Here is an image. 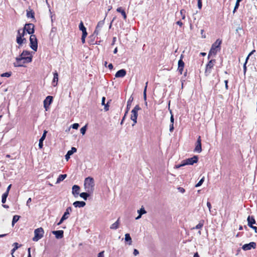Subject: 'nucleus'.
<instances>
[{
    "mask_svg": "<svg viewBox=\"0 0 257 257\" xmlns=\"http://www.w3.org/2000/svg\"><path fill=\"white\" fill-rule=\"evenodd\" d=\"M65 220H66V219H63V217H62L60 221L57 223V225H60L63 222V221H64Z\"/></svg>",
    "mask_w": 257,
    "mask_h": 257,
    "instance_id": "nucleus-57",
    "label": "nucleus"
},
{
    "mask_svg": "<svg viewBox=\"0 0 257 257\" xmlns=\"http://www.w3.org/2000/svg\"><path fill=\"white\" fill-rule=\"evenodd\" d=\"M30 47L34 51H37L38 48V43L36 36L35 35H31L30 37Z\"/></svg>",
    "mask_w": 257,
    "mask_h": 257,
    "instance_id": "nucleus-7",
    "label": "nucleus"
},
{
    "mask_svg": "<svg viewBox=\"0 0 257 257\" xmlns=\"http://www.w3.org/2000/svg\"><path fill=\"white\" fill-rule=\"evenodd\" d=\"M174 124L171 123L170 125V132H172L174 130Z\"/></svg>",
    "mask_w": 257,
    "mask_h": 257,
    "instance_id": "nucleus-48",
    "label": "nucleus"
},
{
    "mask_svg": "<svg viewBox=\"0 0 257 257\" xmlns=\"http://www.w3.org/2000/svg\"><path fill=\"white\" fill-rule=\"evenodd\" d=\"M30 250H31V248H28V257H31V253H30Z\"/></svg>",
    "mask_w": 257,
    "mask_h": 257,
    "instance_id": "nucleus-63",
    "label": "nucleus"
},
{
    "mask_svg": "<svg viewBox=\"0 0 257 257\" xmlns=\"http://www.w3.org/2000/svg\"><path fill=\"white\" fill-rule=\"evenodd\" d=\"M105 98L104 97H103L102 98V102H101L102 105H105Z\"/></svg>",
    "mask_w": 257,
    "mask_h": 257,
    "instance_id": "nucleus-61",
    "label": "nucleus"
},
{
    "mask_svg": "<svg viewBox=\"0 0 257 257\" xmlns=\"http://www.w3.org/2000/svg\"><path fill=\"white\" fill-rule=\"evenodd\" d=\"M141 109V107L139 105H137L131 111L132 114L131 116V119L133 121L134 123L132 124L133 126H134L135 124L137 122V117H138V112L139 110Z\"/></svg>",
    "mask_w": 257,
    "mask_h": 257,
    "instance_id": "nucleus-5",
    "label": "nucleus"
},
{
    "mask_svg": "<svg viewBox=\"0 0 257 257\" xmlns=\"http://www.w3.org/2000/svg\"><path fill=\"white\" fill-rule=\"evenodd\" d=\"M104 20L99 21L98 23V24L97 25V26H96V27L95 28V31L94 32V35H97L98 34L101 28L104 25Z\"/></svg>",
    "mask_w": 257,
    "mask_h": 257,
    "instance_id": "nucleus-13",
    "label": "nucleus"
},
{
    "mask_svg": "<svg viewBox=\"0 0 257 257\" xmlns=\"http://www.w3.org/2000/svg\"><path fill=\"white\" fill-rule=\"evenodd\" d=\"M67 177L66 174L60 175L57 179L56 183H59L60 182L64 180Z\"/></svg>",
    "mask_w": 257,
    "mask_h": 257,
    "instance_id": "nucleus-28",
    "label": "nucleus"
},
{
    "mask_svg": "<svg viewBox=\"0 0 257 257\" xmlns=\"http://www.w3.org/2000/svg\"><path fill=\"white\" fill-rule=\"evenodd\" d=\"M73 205L76 208H81L85 206L86 203L84 201H76L73 203Z\"/></svg>",
    "mask_w": 257,
    "mask_h": 257,
    "instance_id": "nucleus-21",
    "label": "nucleus"
},
{
    "mask_svg": "<svg viewBox=\"0 0 257 257\" xmlns=\"http://www.w3.org/2000/svg\"><path fill=\"white\" fill-rule=\"evenodd\" d=\"M147 85H148V82L146 83V86L145 87V89H144V92H143V96H144V99L145 101L147 100V93H146V92H147Z\"/></svg>",
    "mask_w": 257,
    "mask_h": 257,
    "instance_id": "nucleus-35",
    "label": "nucleus"
},
{
    "mask_svg": "<svg viewBox=\"0 0 257 257\" xmlns=\"http://www.w3.org/2000/svg\"><path fill=\"white\" fill-rule=\"evenodd\" d=\"M185 166L184 165V162L183 160L181 162V163L180 164L176 165L174 166L175 169H179L181 168V167Z\"/></svg>",
    "mask_w": 257,
    "mask_h": 257,
    "instance_id": "nucleus-39",
    "label": "nucleus"
},
{
    "mask_svg": "<svg viewBox=\"0 0 257 257\" xmlns=\"http://www.w3.org/2000/svg\"><path fill=\"white\" fill-rule=\"evenodd\" d=\"M180 15H181V17H182V20H184L185 19V13H186V11L185 10H181L180 11Z\"/></svg>",
    "mask_w": 257,
    "mask_h": 257,
    "instance_id": "nucleus-37",
    "label": "nucleus"
},
{
    "mask_svg": "<svg viewBox=\"0 0 257 257\" xmlns=\"http://www.w3.org/2000/svg\"><path fill=\"white\" fill-rule=\"evenodd\" d=\"M82 37H86V36L87 35V33L86 30H84V31H82Z\"/></svg>",
    "mask_w": 257,
    "mask_h": 257,
    "instance_id": "nucleus-45",
    "label": "nucleus"
},
{
    "mask_svg": "<svg viewBox=\"0 0 257 257\" xmlns=\"http://www.w3.org/2000/svg\"><path fill=\"white\" fill-rule=\"evenodd\" d=\"M85 38L86 37H81V42L82 44H84L85 43Z\"/></svg>",
    "mask_w": 257,
    "mask_h": 257,
    "instance_id": "nucleus-62",
    "label": "nucleus"
},
{
    "mask_svg": "<svg viewBox=\"0 0 257 257\" xmlns=\"http://www.w3.org/2000/svg\"><path fill=\"white\" fill-rule=\"evenodd\" d=\"M198 7L199 9L201 10L202 8V0H198L197 2Z\"/></svg>",
    "mask_w": 257,
    "mask_h": 257,
    "instance_id": "nucleus-42",
    "label": "nucleus"
},
{
    "mask_svg": "<svg viewBox=\"0 0 257 257\" xmlns=\"http://www.w3.org/2000/svg\"><path fill=\"white\" fill-rule=\"evenodd\" d=\"M52 232L57 239H61L63 237L64 231L63 230L53 231Z\"/></svg>",
    "mask_w": 257,
    "mask_h": 257,
    "instance_id": "nucleus-16",
    "label": "nucleus"
},
{
    "mask_svg": "<svg viewBox=\"0 0 257 257\" xmlns=\"http://www.w3.org/2000/svg\"><path fill=\"white\" fill-rule=\"evenodd\" d=\"M79 29L81 31H84V30H86L82 21L80 23L79 25Z\"/></svg>",
    "mask_w": 257,
    "mask_h": 257,
    "instance_id": "nucleus-34",
    "label": "nucleus"
},
{
    "mask_svg": "<svg viewBox=\"0 0 257 257\" xmlns=\"http://www.w3.org/2000/svg\"><path fill=\"white\" fill-rule=\"evenodd\" d=\"M256 247V243L254 242H251L249 243L244 244L242 248L244 250H250L251 248H255Z\"/></svg>",
    "mask_w": 257,
    "mask_h": 257,
    "instance_id": "nucleus-12",
    "label": "nucleus"
},
{
    "mask_svg": "<svg viewBox=\"0 0 257 257\" xmlns=\"http://www.w3.org/2000/svg\"><path fill=\"white\" fill-rule=\"evenodd\" d=\"M243 67V73H244V74L245 75V73L246 72V70H247L246 64H244Z\"/></svg>",
    "mask_w": 257,
    "mask_h": 257,
    "instance_id": "nucleus-51",
    "label": "nucleus"
},
{
    "mask_svg": "<svg viewBox=\"0 0 257 257\" xmlns=\"http://www.w3.org/2000/svg\"><path fill=\"white\" fill-rule=\"evenodd\" d=\"M249 227H251V228H252L255 231V232H257V231H256L257 227L256 226L251 225V226H249Z\"/></svg>",
    "mask_w": 257,
    "mask_h": 257,
    "instance_id": "nucleus-59",
    "label": "nucleus"
},
{
    "mask_svg": "<svg viewBox=\"0 0 257 257\" xmlns=\"http://www.w3.org/2000/svg\"><path fill=\"white\" fill-rule=\"evenodd\" d=\"M20 216L19 215H14L13 216V220H12V225H14L19 219Z\"/></svg>",
    "mask_w": 257,
    "mask_h": 257,
    "instance_id": "nucleus-33",
    "label": "nucleus"
},
{
    "mask_svg": "<svg viewBox=\"0 0 257 257\" xmlns=\"http://www.w3.org/2000/svg\"><path fill=\"white\" fill-rule=\"evenodd\" d=\"M207 206L209 210V211L211 212V204L209 202H207Z\"/></svg>",
    "mask_w": 257,
    "mask_h": 257,
    "instance_id": "nucleus-50",
    "label": "nucleus"
},
{
    "mask_svg": "<svg viewBox=\"0 0 257 257\" xmlns=\"http://www.w3.org/2000/svg\"><path fill=\"white\" fill-rule=\"evenodd\" d=\"M176 24L178 25L180 27H182L183 26V23L181 21H178L176 22Z\"/></svg>",
    "mask_w": 257,
    "mask_h": 257,
    "instance_id": "nucleus-56",
    "label": "nucleus"
},
{
    "mask_svg": "<svg viewBox=\"0 0 257 257\" xmlns=\"http://www.w3.org/2000/svg\"><path fill=\"white\" fill-rule=\"evenodd\" d=\"M120 224L119 218H118L117 220L113 224H112L110 227L111 229H116L118 228Z\"/></svg>",
    "mask_w": 257,
    "mask_h": 257,
    "instance_id": "nucleus-25",
    "label": "nucleus"
},
{
    "mask_svg": "<svg viewBox=\"0 0 257 257\" xmlns=\"http://www.w3.org/2000/svg\"><path fill=\"white\" fill-rule=\"evenodd\" d=\"M91 193H88L86 191V192H83L80 194V196L84 199V200H86L87 198L89 196L90 194Z\"/></svg>",
    "mask_w": 257,
    "mask_h": 257,
    "instance_id": "nucleus-29",
    "label": "nucleus"
},
{
    "mask_svg": "<svg viewBox=\"0 0 257 257\" xmlns=\"http://www.w3.org/2000/svg\"><path fill=\"white\" fill-rule=\"evenodd\" d=\"M30 53L27 51H24L23 53L16 58V61L14 63L15 67H22L25 63H29L32 61V57L29 56Z\"/></svg>",
    "mask_w": 257,
    "mask_h": 257,
    "instance_id": "nucleus-2",
    "label": "nucleus"
},
{
    "mask_svg": "<svg viewBox=\"0 0 257 257\" xmlns=\"http://www.w3.org/2000/svg\"><path fill=\"white\" fill-rule=\"evenodd\" d=\"M104 105V109L105 111H107L109 109V106L107 104H105Z\"/></svg>",
    "mask_w": 257,
    "mask_h": 257,
    "instance_id": "nucleus-58",
    "label": "nucleus"
},
{
    "mask_svg": "<svg viewBox=\"0 0 257 257\" xmlns=\"http://www.w3.org/2000/svg\"><path fill=\"white\" fill-rule=\"evenodd\" d=\"M125 241L126 242H127L128 244L129 245H131L132 243V238L130 236V235L129 233H126L125 234V238H124Z\"/></svg>",
    "mask_w": 257,
    "mask_h": 257,
    "instance_id": "nucleus-27",
    "label": "nucleus"
},
{
    "mask_svg": "<svg viewBox=\"0 0 257 257\" xmlns=\"http://www.w3.org/2000/svg\"><path fill=\"white\" fill-rule=\"evenodd\" d=\"M178 189L182 193H184L185 192V190L183 188L179 187Z\"/></svg>",
    "mask_w": 257,
    "mask_h": 257,
    "instance_id": "nucleus-46",
    "label": "nucleus"
},
{
    "mask_svg": "<svg viewBox=\"0 0 257 257\" xmlns=\"http://www.w3.org/2000/svg\"><path fill=\"white\" fill-rule=\"evenodd\" d=\"M184 67H178V70L180 74H182L183 73Z\"/></svg>",
    "mask_w": 257,
    "mask_h": 257,
    "instance_id": "nucleus-47",
    "label": "nucleus"
},
{
    "mask_svg": "<svg viewBox=\"0 0 257 257\" xmlns=\"http://www.w3.org/2000/svg\"><path fill=\"white\" fill-rule=\"evenodd\" d=\"M247 220L249 226H251V225L255 223V220L252 216H248Z\"/></svg>",
    "mask_w": 257,
    "mask_h": 257,
    "instance_id": "nucleus-22",
    "label": "nucleus"
},
{
    "mask_svg": "<svg viewBox=\"0 0 257 257\" xmlns=\"http://www.w3.org/2000/svg\"><path fill=\"white\" fill-rule=\"evenodd\" d=\"M108 67L109 69H112L113 68V65L112 64H109L108 66Z\"/></svg>",
    "mask_w": 257,
    "mask_h": 257,
    "instance_id": "nucleus-64",
    "label": "nucleus"
},
{
    "mask_svg": "<svg viewBox=\"0 0 257 257\" xmlns=\"http://www.w3.org/2000/svg\"><path fill=\"white\" fill-rule=\"evenodd\" d=\"M9 193L8 192H6L4 193L2 195V198H7L8 196Z\"/></svg>",
    "mask_w": 257,
    "mask_h": 257,
    "instance_id": "nucleus-49",
    "label": "nucleus"
},
{
    "mask_svg": "<svg viewBox=\"0 0 257 257\" xmlns=\"http://www.w3.org/2000/svg\"><path fill=\"white\" fill-rule=\"evenodd\" d=\"M79 125L78 123H75L74 124H73L72 125H71V127L73 128V129H77L79 127Z\"/></svg>",
    "mask_w": 257,
    "mask_h": 257,
    "instance_id": "nucleus-43",
    "label": "nucleus"
},
{
    "mask_svg": "<svg viewBox=\"0 0 257 257\" xmlns=\"http://www.w3.org/2000/svg\"><path fill=\"white\" fill-rule=\"evenodd\" d=\"M80 187L77 185H74L72 187V193L74 197H77L79 194Z\"/></svg>",
    "mask_w": 257,
    "mask_h": 257,
    "instance_id": "nucleus-15",
    "label": "nucleus"
},
{
    "mask_svg": "<svg viewBox=\"0 0 257 257\" xmlns=\"http://www.w3.org/2000/svg\"><path fill=\"white\" fill-rule=\"evenodd\" d=\"M58 81V74L56 71L53 72V79L52 84L53 86H56L57 85Z\"/></svg>",
    "mask_w": 257,
    "mask_h": 257,
    "instance_id": "nucleus-18",
    "label": "nucleus"
},
{
    "mask_svg": "<svg viewBox=\"0 0 257 257\" xmlns=\"http://www.w3.org/2000/svg\"><path fill=\"white\" fill-rule=\"evenodd\" d=\"M216 63L215 59L210 60L206 66V69L205 71V74L206 76H208L210 74L211 72V69L213 67L214 64Z\"/></svg>",
    "mask_w": 257,
    "mask_h": 257,
    "instance_id": "nucleus-8",
    "label": "nucleus"
},
{
    "mask_svg": "<svg viewBox=\"0 0 257 257\" xmlns=\"http://www.w3.org/2000/svg\"><path fill=\"white\" fill-rule=\"evenodd\" d=\"M47 133V132L46 131H44L42 137L39 140V147L40 149H42L43 148V141L46 138Z\"/></svg>",
    "mask_w": 257,
    "mask_h": 257,
    "instance_id": "nucleus-20",
    "label": "nucleus"
},
{
    "mask_svg": "<svg viewBox=\"0 0 257 257\" xmlns=\"http://www.w3.org/2000/svg\"><path fill=\"white\" fill-rule=\"evenodd\" d=\"M116 11L118 13H120L121 14L124 20L126 19L127 16H126V13H125V11H124V10L121 7H118L116 9Z\"/></svg>",
    "mask_w": 257,
    "mask_h": 257,
    "instance_id": "nucleus-26",
    "label": "nucleus"
},
{
    "mask_svg": "<svg viewBox=\"0 0 257 257\" xmlns=\"http://www.w3.org/2000/svg\"><path fill=\"white\" fill-rule=\"evenodd\" d=\"M53 100V97L51 96H48L44 100V107L47 111L49 108V105L51 104Z\"/></svg>",
    "mask_w": 257,
    "mask_h": 257,
    "instance_id": "nucleus-10",
    "label": "nucleus"
},
{
    "mask_svg": "<svg viewBox=\"0 0 257 257\" xmlns=\"http://www.w3.org/2000/svg\"><path fill=\"white\" fill-rule=\"evenodd\" d=\"M183 55H181L180 59L178 61V67H184V62L182 60Z\"/></svg>",
    "mask_w": 257,
    "mask_h": 257,
    "instance_id": "nucleus-32",
    "label": "nucleus"
},
{
    "mask_svg": "<svg viewBox=\"0 0 257 257\" xmlns=\"http://www.w3.org/2000/svg\"><path fill=\"white\" fill-rule=\"evenodd\" d=\"M126 72L125 70L122 69L118 70L115 74V77L116 78H122L126 75Z\"/></svg>",
    "mask_w": 257,
    "mask_h": 257,
    "instance_id": "nucleus-14",
    "label": "nucleus"
},
{
    "mask_svg": "<svg viewBox=\"0 0 257 257\" xmlns=\"http://www.w3.org/2000/svg\"><path fill=\"white\" fill-rule=\"evenodd\" d=\"M134 254L136 256L138 254H139V251L137 249H135L134 250V252H133Z\"/></svg>",
    "mask_w": 257,
    "mask_h": 257,
    "instance_id": "nucleus-52",
    "label": "nucleus"
},
{
    "mask_svg": "<svg viewBox=\"0 0 257 257\" xmlns=\"http://www.w3.org/2000/svg\"><path fill=\"white\" fill-rule=\"evenodd\" d=\"M84 187L85 191L88 193H92L94 187L93 178L90 177L86 178L84 182Z\"/></svg>",
    "mask_w": 257,
    "mask_h": 257,
    "instance_id": "nucleus-4",
    "label": "nucleus"
},
{
    "mask_svg": "<svg viewBox=\"0 0 257 257\" xmlns=\"http://www.w3.org/2000/svg\"><path fill=\"white\" fill-rule=\"evenodd\" d=\"M221 43L222 41L218 39L212 45L208 55V59H209L211 56H215L217 53L220 51Z\"/></svg>",
    "mask_w": 257,
    "mask_h": 257,
    "instance_id": "nucleus-3",
    "label": "nucleus"
},
{
    "mask_svg": "<svg viewBox=\"0 0 257 257\" xmlns=\"http://www.w3.org/2000/svg\"><path fill=\"white\" fill-rule=\"evenodd\" d=\"M204 225V221L203 220H201L199 222V223L196 225L195 227H193L192 228V229H200Z\"/></svg>",
    "mask_w": 257,
    "mask_h": 257,
    "instance_id": "nucleus-30",
    "label": "nucleus"
},
{
    "mask_svg": "<svg viewBox=\"0 0 257 257\" xmlns=\"http://www.w3.org/2000/svg\"><path fill=\"white\" fill-rule=\"evenodd\" d=\"M27 16L28 18H34V13L32 10L27 11Z\"/></svg>",
    "mask_w": 257,
    "mask_h": 257,
    "instance_id": "nucleus-31",
    "label": "nucleus"
},
{
    "mask_svg": "<svg viewBox=\"0 0 257 257\" xmlns=\"http://www.w3.org/2000/svg\"><path fill=\"white\" fill-rule=\"evenodd\" d=\"M239 6V3L236 2L235 6L234 7L233 13H234L236 10L238 8Z\"/></svg>",
    "mask_w": 257,
    "mask_h": 257,
    "instance_id": "nucleus-44",
    "label": "nucleus"
},
{
    "mask_svg": "<svg viewBox=\"0 0 257 257\" xmlns=\"http://www.w3.org/2000/svg\"><path fill=\"white\" fill-rule=\"evenodd\" d=\"M224 83H225V88H226V90H227L228 89V80H225L224 81Z\"/></svg>",
    "mask_w": 257,
    "mask_h": 257,
    "instance_id": "nucleus-55",
    "label": "nucleus"
},
{
    "mask_svg": "<svg viewBox=\"0 0 257 257\" xmlns=\"http://www.w3.org/2000/svg\"><path fill=\"white\" fill-rule=\"evenodd\" d=\"M25 31H26L29 34L33 35L34 32V24L31 23L26 24L23 29L18 30L17 36V42L19 45H22L24 42H26L25 38H22L25 35Z\"/></svg>",
    "mask_w": 257,
    "mask_h": 257,
    "instance_id": "nucleus-1",
    "label": "nucleus"
},
{
    "mask_svg": "<svg viewBox=\"0 0 257 257\" xmlns=\"http://www.w3.org/2000/svg\"><path fill=\"white\" fill-rule=\"evenodd\" d=\"M116 37H113V38L112 42V43H111V45H113L115 44V41H116Z\"/></svg>",
    "mask_w": 257,
    "mask_h": 257,
    "instance_id": "nucleus-60",
    "label": "nucleus"
},
{
    "mask_svg": "<svg viewBox=\"0 0 257 257\" xmlns=\"http://www.w3.org/2000/svg\"><path fill=\"white\" fill-rule=\"evenodd\" d=\"M204 181V178L203 177L198 182V183L197 184H196L195 187H198L200 186L203 184Z\"/></svg>",
    "mask_w": 257,
    "mask_h": 257,
    "instance_id": "nucleus-38",
    "label": "nucleus"
},
{
    "mask_svg": "<svg viewBox=\"0 0 257 257\" xmlns=\"http://www.w3.org/2000/svg\"><path fill=\"white\" fill-rule=\"evenodd\" d=\"M170 121H171V123H172V124H174V116L173 115H171V117H170Z\"/></svg>",
    "mask_w": 257,
    "mask_h": 257,
    "instance_id": "nucleus-53",
    "label": "nucleus"
},
{
    "mask_svg": "<svg viewBox=\"0 0 257 257\" xmlns=\"http://www.w3.org/2000/svg\"><path fill=\"white\" fill-rule=\"evenodd\" d=\"M77 149L75 147H72L71 150H69L67 152L66 155H65V159L67 161L70 159V156H71L73 153L76 152Z\"/></svg>",
    "mask_w": 257,
    "mask_h": 257,
    "instance_id": "nucleus-17",
    "label": "nucleus"
},
{
    "mask_svg": "<svg viewBox=\"0 0 257 257\" xmlns=\"http://www.w3.org/2000/svg\"><path fill=\"white\" fill-rule=\"evenodd\" d=\"M86 131V125L84 126L80 129V133L83 135L85 134Z\"/></svg>",
    "mask_w": 257,
    "mask_h": 257,
    "instance_id": "nucleus-41",
    "label": "nucleus"
},
{
    "mask_svg": "<svg viewBox=\"0 0 257 257\" xmlns=\"http://www.w3.org/2000/svg\"><path fill=\"white\" fill-rule=\"evenodd\" d=\"M11 75H12L11 72H6V73L1 74V77H9L11 76Z\"/></svg>",
    "mask_w": 257,
    "mask_h": 257,
    "instance_id": "nucleus-36",
    "label": "nucleus"
},
{
    "mask_svg": "<svg viewBox=\"0 0 257 257\" xmlns=\"http://www.w3.org/2000/svg\"><path fill=\"white\" fill-rule=\"evenodd\" d=\"M72 211V208L71 207H68L67 208L65 212H64L63 215L62 216L63 219H67L69 217V215L70 213Z\"/></svg>",
    "mask_w": 257,
    "mask_h": 257,
    "instance_id": "nucleus-23",
    "label": "nucleus"
},
{
    "mask_svg": "<svg viewBox=\"0 0 257 257\" xmlns=\"http://www.w3.org/2000/svg\"><path fill=\"white\" fill-rule=\"evenodd\" d=\"M44 233V231L42 227L36 229L34 231V236L33 238V240L38 241L43 237Z\"/></svg>",
    "mask_w": 257,
    "mask_h": 257,
    "instance_id": "nucleus-6",
    "label": "nucleus"
},
{
    "mask_svg": "<svg viewBox=\"0 0 257 257\" xmlns=\"http://www.w3.org/2000/svg\"><path fill=\"white\" fill-rule=\"evenodd\" d=\"M138 213L139 214V216L136 218V220H138L141 218L142 215L147 213L145 208L142 207L140 210H138Z\"/></svg>",
    "mask_w": 257,
    "mask_h": 257,
    "instance_id": "nucleus-24",
    "label": "nucleus"
},
{
    "mask_svg": "<svg viewBox=\"0 0 257 257\" xmlns=\"http://www.w3.org/2000/svg\"><path fill=\"white\" fill-rule=\"evenodd\" d=\"M98 257H104V251H101L99 252L98 254Z\"/></svg>",
    "mask_w": 257,
    "mask_h": 257,
    "instance_id": "nucleus-54",
    "label": "nucleus"
},
{
    "mask_svg": "<svg viewBox=\"0 0 257 257\" xmlns=\"http://www.w3.org/2000/svg\"><path fill=\"white\" fill-rule=\"evenodd\" d=\"M255 52V50H252L251 52L249 53V54L248 55V56H247L246 59H245V63L244 64H247V61L249 59V57L253 54V53Z\"/></svg>",
    "mask_w": 257,
    "mask_h": 257,
    "instance_id": "nucleus-40",
    "label": "nucleus"
},
{
    "mask_svg": "<svg viewBox=\"0 0 257 257\" xmlns=\"http://www.w3.org/2000/svg\"><path fill=\"white\" fill-rule=\"evenodd\" d=\"M134 100V98L132 96H131L128 100H127V105H126V111H125V115H126L127 113H128L129 110L131 108V105H132V102Z\"/></svg>",
    "mask_w": 257,
    "mask_h": 257,
    "instance_id": "nucleus-19",
    "label": "nucleus"
},
{
    "mask_svg": "<svg viewBox=\"0 0 257 257\" xmlns=\"http://www.w3.org/2000/svg\"><path fill=\"white\" fill-rule=\"evenodd\" d=\"M194 151L196 152H197L198 153H201V151H202L201 139V137L200 136H199L198 139H197V142H196V143L195 148V149H194Z\"/></svg>",
    "mask_w": 257,
    "mask_h": 257,
    "instance_id": "nucleus-11",
    "label": "nucleus"
},
{
    "mask_svg": "<svg viewBox=\"0 0 257 257\" xmlns=\"http://www.w3.org/2000/svg\"><path fill=\"white\" fill-rule=\"evenodd\" d=\"M198 158L197 156H194L192 158L187 159L183 160L184 165H192L194 163H196L198 162Z\"/></svg>",
    "mask_w": 257,
    "mask_h": 257,
    "instance_id": "nucleus-9",
    "label": "nucleus"
}]
</instances>
